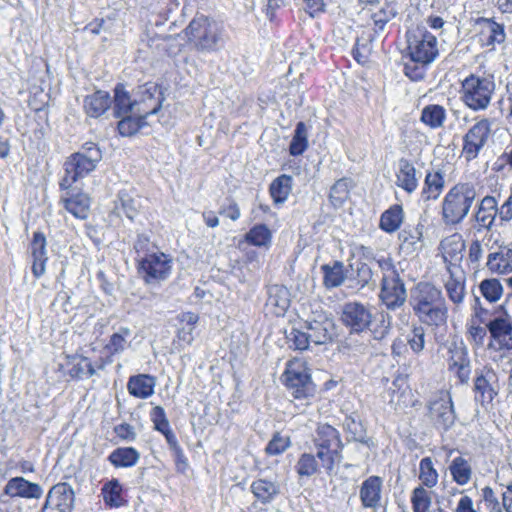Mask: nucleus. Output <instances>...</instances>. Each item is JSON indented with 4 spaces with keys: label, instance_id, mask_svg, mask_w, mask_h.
<instances>
[{
    "label": "nucleus",
    "instance_id": "nucleus-1",
    "mask_svg": "<svg viewBox=\"0 0 512 512\" xmlns=\"http://www.w3.org/2000/svg\"><path fill=\"white\" fill-rule=\"evenodd\" d=\"M410 304L418 320L428 326L440 327L448 319V306L438 287L419 282L411 291Z\"/></svg>",
    "mask_w": 512,
    "mask_h": 512
},
{
    "label": "nucleus",
    "instance_id": "nucleus-2",
    "mask_svg": "<svg viewBox=\"0 0 512 512\" xmlns=\"http://www.w3.org/2000/svg\"><path fill=\"white\" fill-rule=\"evenodd\" d=\"M188 42L198 52H214L223 44L221 25L203 14H197L185 28Z\"/></svg>",
    "mask_w": 512,
    "mask_h": 512
},
{
    "label": "nucleus",
    "instance_id": "nucleus-3",
    "mask_svg": "<svg viewBox=\"0 0 512 512\" xmlns=\"http://www.w3.org/2000/svg\"><path fill=\"white\" fill-rule=\"evenodd\" d=\"M477 190L471 182L454 185L445 195L442 202V220L446 225L460 223L469 213L475 199Z\"/></svg>",
    "mask_w": 512,
    "mask_h": 512
},
{
    "label": "nucleus",
    "instance_id": "nucleus-4",
    "mask_svg": "<svg viewBox=\"0 0 512 512\" xmlns=\"http://www.w3.org/2000/svg\"><path fill=\"white\" fill-rule=\"evenodd\" d=\"M102 159V152L93 142H86L81 149L72 154L64 163V176L61 189H69L80 178L92 172Z\"/></svg>",
    "mask_w": 512,
    "mask_h": 512
},
{
    "label": "nucleus",
    "instance_id": "nucleus-5",
    "mask_svg": "<svg viewBox=\"0 0 512 512\" xmlns=\"http://www.w3.org/2000/svg\"><path fill=\"white\" fill-rule=\"evenodd\" d=\"M496 84L491 75L470 74L460 87V100L472 111L486 110L492 101Z\"/></svg>",
    "mask_w": 512,
    "mask_h": 512
},
{
    "label": "nucleus",
    "instance_id": "nucleus-6",
    "mask_svg": "<svg viewBox=\"0 0 512 512\" xmlns=\"http://www.w3.org/2000/svg\"><path fill=\"white\" fill-rule=\"evenodd\" d=\"M314 445L322 468L331 474L342 459L343 444L339 432L329 424H320L316 430Z\"/></svg>",
    "mask_w": 512,
    "mask_h": 512
},
{
    "label": "nucleus",
    "instance_id": "nucleus-7",
    "mask_svg": "<svg viewBox=\"0 0 512 512\" xmlns=\"http://www.w3.org/2000/svg\"><path fill=\"white\" fill-rule=\"evenodd\" d=\"M284 383L291 395L297 400H309L314 397L315 385L311 379L307 362L301 358L290 360L283 373Z\"/></svg>",
    "mask_w": 512,
    "mask_h": 512
},
{
    "label": "nucleus",
    "instance_id": "nucleus-8",
    "mask_svg": "<svg viewBox=\"0 0 512 512\" xmlns=\"http://www.w3.org/2000/svg\"><path fill=\"white\" fill-rule=\"evenodd\" d=\"M172 269V256L161 251L147 253L138 262V272L147 285H159L167 280Z\"/></svg>",
    "mask_w": 512,
    "mask_h": 512
},
{
    "label": "nucleus",
    "instance_id": "nucleus-9",
    "mask_svg": "<svg viewBox=\"0 0 512 512\" xmlns=\"http://www.w3.org/2000/svg\"><path fill=\"white\" fill-rule=\"evenodd\" d=\"M492 120L476 117L474 124L463 136L461 155L467 162L475 160L492 137Z\"/></svg>",
    "mask_w": 512,
    "mask_h": 512
},
{
    "label": "nucleus",
    "instance_id": "nucleus-10",
    "mask_svg": "<svg viewBox=\"0 0 512 512\" xmlns=\"http://www.w3.org/2000/svg\"><path fill=\"white\" fill-rule=\"evenodd\" d=\"M408 50L413 62L429 65L439 54L437 38L426 29L417 28L408 36Z\"/></svg>",
    "mask_w": 512,
    "mask_h": 512
},
{
    "label": "nucleus",
    "instance_id": "nucleus-11",
    "mask_svg": "<svg viewBox=\"0 0 512 512\" xmlns=\"http://www.w3.org/2000/svg\"><path fill=\"white\" fill-rule=\"evenodd\" d=\"M372 318L370 307L360 302H348L342 308L341 320L351 332H363L370 326Z\"/></svg>",
    "mask_w": 512,
    "mask_h": 512
},
{
    "label": "nucleus",
    "instance_id": "nucleus-12",
    "mask_svg": "<svg viewBox=\"0 0 512 512\" xmlns=\"http://www.w3.org/2000/svg\"><path fill=\"white\" fill-rule=\"evenodd\" d=\"M43 494V489L37 483L30 482L23 477L11 478L4 487L3 494L0 496V512H7V497H21L27 499H39Z\"/></svg>",
    "mask_w": 512,
    "mask_h": 512
},
{
    "label": "nucleus",
    "instance_id": "nucleus-13",
    "mask_svg": "<svg viewBox=\"0 0 512 512\" xmlns=\"http://www.w3.org/2000/svg\"><path fill=\"white\" fill-rule=\"evenodd\" d=\"M448 370L452 372L462 384L468 383L471 374L468 349L463 342H452L448 346Z\"/></svg>",
    "mask_w": 512,
    "mask_h": 512
},
{
    "label": "nucleus",
    "instance_id": "nucleus-14",
    "mask_svg": "<svg viewBox=\"0 0 512 512\" xmlns=\"http://www.w3.org/2000/svg\"><path fill=\"white\" fill-rule=\"evenodd\" d=\"M75 494L65 482L54 485L48 492L41 512H72Z\"/></svg>",
    "mask_w": 512,
    "mask_h": 512
},
{
    "label": "nucleus",
    "instance_id": "nucleus-15",
    "mask_svg": "<svg viewBox=\"0 0 512 512\" xmlns=\"http://www.w3.org/2000/svg\"><path fill=\"white\" fill-rule=\"evenodd\" d=\"M498 376L497 373L488 366L475 371L474 392L476 401L490 403L497 395Z\"/></svg>",
    "mask_w": 512,
    "mask_h": 512
},
{
    "label": "nucleus",
    "instance_id": "nucleus-16",
    "mask_svg": "<svg viewBox=\"0 0 512 512\" xmlns=\"http://www.w3.org/2000/svg\"><path fill=\"white\" fill-rule=\"evenodd\" d=\"M379 298L389 310H395L404 305L407 292L399 275L381 280Z\"/></svg>",
    "mask_w": 512,
    "mask_h": 512
},
{
    "label": "nucleus",
    "instance_id": "nucleus-17",
    "mask_svg": "<svg viewBox=\"0 0 512 512\" xmlns=\"http://www.w3.org/2000/svg\"><path fill=\"white\" fill-rule=\"evenodd\" d=\"M446 268L449 276L444 280V288L448 299L457 309L466 296L465 274L458 265H448Z\"/></svg>",
    "mask_w": 512,
    "mask_h": 512
},
{
    "label": "nucleus",
    "instance_id": "nucleus-18",
    "mask_svg": "<svg viewBox=\"0 0 512 512\" xmlns=\"http://www.w3.org/2000/svg\"><path fill=\"white\" fill-rule=\"evenodd\" d=\"M430 415L435 424L444 430L450 428L455 422V412L451 397L448 394L430 403Z\"/></svg>",
    "mask_w": 512,
    "mask_h": 512
},
{
    "label": "nucleus",
    "instance_id": "nucleus-19",
    "mask_svg": "<svg viewBox=\"0 0 512 512\" xmlns=\"http://www.w3.org/2000/svg\"><path fill=\"white\" fill-rule=\"evenodd\" d=\"M303 326L310 342L315 345L326 344L335 335V323L327 317L320 320L306 321Z\"/></svg>",
    "mask_w": 512,
    "mask_h": 512
},
{
    "label": "nucleus",
    "instance_id": "nucleus-20",
    "mask_svg": "<svg viewBox=\"0 0 512 512\" xmlns=\"http://www.w3.org/2000/svg\"><path fill=\"white\" fill-rule=\"evenodd\" d=\"M160 110V102L155 101L151 109L137 108L136 113L122 115L118 123L119 133L123 136H131L138 132L145 124V118L148 115L156 114Z\"/></svg>",
    "mask_w": 512,
    "mask_h": 512
},
{
    "label": "nucleus",
    "instance_id": "nucleus-21",
    "mask_svg": "<svg viewBox=\"0 0 512 512\" xmlns=\"http://www.w3.org/2000/svg\"><path fill=\"white\" fill-rule=\"evenodd\" d=\"M479 41L483 47L494 50L496 45H501L506 40L504 25L492 19L483 18L479 21Z\"/></svg>",
    "mask_w": 512,
    "mask_h": 512
},
{
    "label": "nucleus",
    "instance_id": "nucleus-22",
    "mask_svg": "<svg viewBox=\"0 0 512 512\" xmlns=\"http://www.w3.org/2000/svg\"><path fill=\"white\" fill-rule=\"evenodd\" d=\"M382 479L370 476L360 486L359 497L364 508L377 509L381 501Z\"/></svg>",
    "mask_w": 512,
    "mask_h": 512
},
{
    "label": "nucleus",
    "instance_id": "nucleus-23",
    "mask_svg": "<svg viewBox=\"0 0 512 512\" xmlns=\"http://www.w3.org/2000/svg\"><path fill=\"white\" fill-rule=\"evenodd\" d=\"M65 191L61 196V201L66 210L79 219H86L89 214L90 198L87 194L78 192L72 193L71 188L62 189Z\"/></svg>",
    "mask_w": 512,
    "mask_h": 512
},
{
    "label": "nucleus",
    "instance_id": "nucleus-24",
    "mask_svg": "<svg viewBox=\"0 0 512 512\" xmlns=\"http://www.w3.org/2000/svg\"><path fill=\"white\" fill-rule=\"evenodd\" d=\"M30 252L32 257V272L36 278L41 277L46 270V262L48 260L46 250V238L42 232H35L30 244Z\"/></svg>",
    "mask_w": 512,
    "mask_h": 512
},
{
    "label": "nucleus",
    "instance_id": "nucleus-25",
    "mask_svg": "<svg viewBox=\"0 0 512 512\" xmlns=\"http://www.w3.org/2000/svg\"><path fill=\"white\" fill-rule=\"evenodd\" d=\"M498 203L495 197L485 196L477 206V210L474 215L475 222L478 225V229L490 230L498 217Z\"/></svg>",
    "mask_w": 512,
    "mask_h": 512
},
{
    "label": "nucleus",
    "instance_id": "nucleus-26",
    "mask_svg": "<svg viewBox=\"0 0 512 512\" xmlns=\"http://www.w3.org/2000/svg\"><path fill=\"white\" fill-rule=\"evenodd\" d=\"M491 337L501 349H512V323L508 318L497 317L487 324Z\"/></svg>",
    "mask_w": 512,
    "mask_h": 512
},
{
    "label": "nucleus",
    "instance_id": "nucleus-27",
    "mask_svg": "<svg viewBox=\"0 0 512 512\" xmlns=\"http://www.w3.org/2000/svg\"><path fill=\"white\" fill-rule=\"evenodd\" d=\"M423 229L424 225L418 223L406 226L399 233L400 247L406 254H412L423 247Z\"/></svg>",
    "mask_w": 512,
    "mask_h": 512
},
{
    "label": "nucleus",
    "instance_id": "nucleus-28",
    "mask_svg": "<svg viewBox=\"0 0 512 512\" xmlns=\"http://www.w3.org/2000/svg\"><path fill=\"white\" fill-rule=\"evenodd\" d=\"M440 249L443 259L448 265H457L463 257L465 243L459 234H453L441 241Z\"/></svg>",
    "mask_w": 512,
    "mask_h": 512
},
{
    "label": "nucleus",
    "instance_id": "nucleus-29",
    "mask_svg": "<svg viewBox=\"0 0 512 512\" xmlns=\"http://www.w3.org/2000/svg\"><path fill=\"white\" fill-rule=\"evenodd\" d=\"M486 265L494 273L507 274L512 272V243L501 247L497 252L490 253Z\"/></svg>",
    "mask_w": 512,
    "mask_h": 512
},
{
    "label": "nucleus",
    "instance_id": "nucleus-30",
    "mask_svg": "<svg viewBox=\"0 0 512 512\" xmlns=\"http://www.w3.org/2000/svg\"><path fill=\"white\" fill-rule=\"evenodd\" d=\"M290 306L288 290L279 285H273L268 290L266 307L275 316H283Z\"/></svg>",
    "mask_w": 512,
    "mask_h": 512
},
{
    "label": "nucleus",
    "instance_id": "nucleus-31",
    "mask_svg": "<svg viewBox=\"0 0 512 512\" xmlns=\"http://www.w3.org/2000/svg\"><path fill=\"white\" fill-rule=\"evenodd\" d=\"M156 386V378L148 374L131 376L127 383L128 392L140 399H146L153 395Z\"/></svg>",
    "mask_w": 512,
    "mask_h": 512
},
{
    "label": "nucleus",
    "instance_id": "nucleus-32",
    "mask_svg": "<svg viewBox=\"0 0 512 512\" xmlns=\"http://www.w3.org/2000/svg\"><path fill=\"white\" fill-rule=\"evenodd\" d=\"M396 184L408 193L414 192L418 187L416 169L407 159L399 160V170L396 174Z\"/></svg>",
    "mask_w": 512,
    "mask_h": 512
},
{
    "label": "nucleus",
    "instance_id": "nucleus-33",
    "mask_svg": "<svg viewBox=\"0 0 512 512\" xmlns=\"http://www.w3.org/2000/svg\"><path fill=\"white\" fill-rule=\"evenodd\" d=\"M321 271L323 273V285L326 289L341 286L347 278L345 266L341 261L324 264L321 266Z\"/></svg>",
    "mask_w": 512,
    "mask_h": 512
},
{
    "label": "nucleus",
    "instance_id": "nucleus-34",
    "mask_svg": "<svg viewBox=\"0 0 512 512\" xmlns=\"http://www.w3.org/2000/svg\"><path fill=\"white\" fill-rule=\"evenodd\" d=\"M111 105V98L108 92L98 90L95 93L86 96L84 100V109L88 116L99 117Z\"/></svg>",
    "mask_w": 512,
    "mask_h": 512
},
{
    "label": "nucleus",
    "instance_id": "nucleus-35",
    "mask_svg": "<svg viewBox=\"0 0 512 512\" xmlns=\"http://www.w3.org/2000/svg\"><path fill=\"white\" fill-rule=\"evenodd\" d=\"M251 492L261 503L266 504L280 493V486L276 481L257 479L251 484Z\"/></svg>",
    "mask_w": 512,
    "mask_h": 512
},
{
    "label": "nucleus",
    "instance_id": "nucleus-36",
    "mask_svg": "<svg viewBox=\"0 0 512 512\" xmlns=\"http://www.w3.org/2000/svg\"><path fill=\"white\" fill-rule=\"evenodd\" d=\"M140 459V453L133 447H120L108 456L109 462L116 468L135 466Z\"/></svg>",
    "mask_w": 512,
    "mask_h": 512
},
{
    "label": "nucleus",
    "instance_id": "nucleus-37",
    "mask_svg": "<svg viewBox=\"0 0 512 512\" xmlns=\"http://www.w3.org/2000/svg\"><path fill=\"white\" fill-rule=\"evenodd\" d=\"M114 113L116 117L132 114L137 112V108H141L138 101H132L129 94L124 90L122 85H117L114 96Z\"/></svg>",
    "mask_w": 512,
    "mask_h": 512
},
{
    "label": "nucleus",
    "instance_id": "nucleus-38",
    "mask_svg": "<svg viewBox=\"0 0 512 512\" xmlns=\"http://www.w3.org/2000/svg\"><path fill=\"white\" fill-rule=\"evenodd\" d=\"M446 117V110L443 106L430 104L422 109L420 120L431 129H438L443 127Z\"/></svg>",
    "mask_w": 512,
    "mask_h": 512
},
{
    "label": "nucleus",
    "instance_id": "nucleus-39",
    "mask_svg": "<svg viewBox=\"0 0 512 512\" xmlns=\"http://www.w3.org/2000/svg\"><path fill=\"white\" fill-rule=\"evenodd\" d=\"M403 218L404 213L402 206L397 204L393 205L382 213L379 227L387 233H393L399 229Z\"/></svg>",
    "mask_w": 512,
    "mask_h": 512
},
{
    "label": "nucleus",
    "instance_id": "nucleus-40",
    "mask_svg": "<svg viewBox=\"0 0 512 512\" xmlns=\"http://www.w3.org/2000/svg\"><path fill=\"white\" fill-rule=\"evenodd\" d=\"M444 177L439 171H432L426 174L422 196L425 200L437 199L444 188Z\"/></svg>",
    "mask_w": 512,
    "mask_h": 512
},
{
    "label": "nucleus",
    "instance_id": "nucleus-41",
    "mask_svg": "<svg viewBox=\"0 0 512 512\" xmlns=\"http://www.w3.org/2000/svg\"><path fill=\"white\" fill-rule=\"evenodd\" d=\"M453 480L459 485L467 484L472 476V468L469 462L462 456L454 458L449 466Z\"/></svg>",
    "mask_w": 512,
    "mask_h": 512
},
{
    "label": "nucleus",
    "instance_id": "nucleus-42",
    "mask_svg": "<svg viewBox=\"0 0 512 512\" xmlns=\"http://www.w3.org/2000/svg\"><path fill=\"white\" fill-rule=\"evenodd\" d=\"M139 201L127 191H120L115 201L114 212L122 211L127 218L133 220L138 214Z\"/></svg>",
    "mask_w": 512,
    "mask_h": 512
},
{
    "label": "nucleus",
    "instance_id": "nucleus-43",
    "mask_svg": "<svg viewBox=\"0 0 512 512\" xmlns=\"http://www.w3.org/2000/svg\"><path fill=\"white\" fill-rule=\"evenodd\" d=\"M291 190L292 177L285 174L277 177L270 185V194L276 203L285 202Z\"/></svg>",
    "mask_w": 512,
    "mask_h": 512
},
{
    "label": "nucleus",
    "instance_id": "nucleus-44",
    "mask_svg": "<svg viewBox=\"0 0 512 512\" xmlns=\"http://www.w3.org/2000/svg\"><path fill=\"white\" fill-rule=\"evenodd\" d=\"M308 147V129L304 122H298L292 137L289 152L292 156H299Z\"/></svg>",
    "mask_w": 512,
    "mask_h": 512
},
{
    "label": "nucleus",
    "instance_id": "nucleus-45",
    "mask_svg": "<svg viewBox=\"0 0 512 512\" xmlns=\"http://www.w3.org/2000/svg\"><path fill=\"white\" fill-rule=\"evenodd\" d=\"M411 504L413 512H430L431 492L421 485L415 487L411 494Z\"/></svg>",
    "mask_w": 512,
    "mask_h": 512
},
{
    "label": "nucleus",
    "instance_id": "nucleus-46",
    "mask_svg": "<svg viewBox=\"0 0 512 512\" xmlns=\"http://www.w3.org/2000/svg\"><path fill=\"white\" fill-rule=\"evenodd\" d=\"M131 330L128 327H120L119 330L110 336L106 349L111 355L120 354L128 347V338Z\"/></svg>",
    "mask_w": 512,
    "mask_h": 512
},
{
    "label": "nucleus",
    "instance_id": "nucleus-47",
    "mask_svg": "<svg viewBox=\"0 0 512 512\" xmlns=\"http://www.w3.org/2000/svg\"><path fill=\"white\" fill-rule=\"evenodd\" d=\"M105 503L111 507H119L123 503L122 486L117 479H112L102 487Z\"/></svg>",
    "mask_w": 512,
    "mask_h": 512
},
{
    "label": "nucleus",
    "instance_id": "nucleus-48",
    "mask_svg": "<svg viewBox=\"0 0 512 512\" xmlns=\"http://www.w3.org/2000/svg\"><path fill=\"white\" fill-rule=\"evenodd\" d=\"M351 181L347 178L339 179L331 187L330 201L334 207H340L349 198Z\"/></svg>",
    "mask_w": 512,
    "mask_h": 512
},
{
    "label": "nucleus",
    "instance_id": "nucleus-49",
    "mask_svg": "<svg viewBox=\"0 0 512 512\" xmlns=\"http://www.w3.org/2000/svg\"><path fill=\"white\" fill-rule=\"evenodd\" d=\"M96 370L88 360L83 356H74L72 358V367L69 370V374L73 378H90L95 375Z\"/></svg>",
    "mask_w": 512,
    "mask_h": 512
},
{
    "label": "nucleus",
    "instance_id": "nucleus-50",
    "mask_svg": "<svg viewBox=\"0 0 512 512\" xmlns=\"http://www.w3.org/2000/svg\"><path fill=\"white\" fill-rule=\"evenodd\" d=\"M419 479L422 482L421 486L427 488H433L438 482V473L433 466V462L430 457H425L420 461L419 464Z\"/></svg>",
    "mask_w": 512,
    "mask_h": 512
},
{
    "label": "nucleus",
    "instance_id": "nucleus-51",
    "mask_svg": "<svg viewBox=\"0 0 512 512\" xmlns=\"http://www.w3.org/2000/svg\"><path fill=\"white\" fill-rule=\"evenodd\" d=\"M321 462L311 453H303L297 461L296 471L300 476H312L319 471Z\"/></svg>",
    "mask_w": 512,
    "mask_h": 512
},
{
    "label": "nucleus",
    "instance_id": "nucleus-52",
    "mask_svg": "<svg viewBox=\"0 0 512 512\" xmlns=\"http://www.w3.org/2000/svg\"><path fill=\"white\" fill-rule=\"evenodd\" d=\"M479 289L482 296L491 303L497 302L503 294V287L497 279L483 280Z\"/></svg>",
    "mask_w": 512,
    "mask_h": 512
},
{
    "label": "nucleus",
    "instance_id": "nucleus-53",
    "mask_svg": "<svg viewBox=\"0 0 512 512\" xmlns=\"http://www.w3.org/2000/svg\"><path fill=\"white\" fill-rule=\"evenodd\" d=\"M288 344L290 348L294 350H306L309 348L310 340L308 335L304 329V326L300 328H292L289 333L286 335Z\"/></svg>",
    "mask_w": 512,
    "mask_h": 512
},
{
    "label": "nucleus",
    "instance_id": "nucleus-54",
    "mask_svg": "<svg viewBox=\"0 0 512 512\" xmlns=\"http://www.w3.org/2000/svg\"><path fill=\"white\" fill-rule=\"evenodd\" d=\"M246 241L255 246H266L271 241V232L266 225H256L246 234Z\"/></svg>",
    "mask_w": 512,
    "mask_h": 512
},
{
    "label": "nucleus",
    "instance_id": "nucleus-55",
    "mask_svg": "<svg viewBox=\"0 0 512 512\" xmlns=\"http://www.w3.org/2000/svg\"><path fill=\"white\" fill-rule=\"evenodd\" d=\"M291 445L290 437L276 432L268 442L265 451L268 455H279L285 452Z\"/></svg>",
    "mask_w": 512,
    "mask_h": 512
},
{
    "label": "nucleus",
    "instance_id": "nucleus-56",
    "mask_svg": "<svg viewBox=\"0 0 512 512\" xmlns=\"http://www.w3.org/2000/svg\"><path fill=\"white\" fill-rule=\"evenodd\" d=\"M141 94L142 98L138 102L141 108L151 109L157 100L161 103L159 89L154 84L141 87Z\"/></svg>",
    "mask_w": 512,
    "mask_h": 512
},
{
    "label": "nucleus",
    "instance_id": "nucleus-57",
    "mask_svg": "<svg viewBox=\"0 0 512 512\" xmlns=\"http://www.w3.org/2000/svg\"><path fill=\"white\" fill-rule=\"evenodd\" d=\"M407 342L415 353H420L425 346V330L422 326H414L407 337Z\"/></svg>",
    "mask_w": 512,
    "mask_h": 512
},
{
    "label": "nucleus",
    "instance_id": "nucleus-58",
    "mask_svg": "<svg viewBox=\"0 0 512 512\" xmlns=\"http://www.w3.org/2000/svg\"><path fill=\"white\" fill-rule=\"evenodd\" d=\"M150 419L154 424V428L159 432L167 430V428L170 427L165 410L161 406H155L152 409Z\"/></svg>",
    "mask_w": 512,
    "mask_h": 512
},
{
    "label": "nucleus",
    "instance_id": "nucleus-59",
    "mask_svg": "<svg viewBox=\"0 0 512 512\" xmlns=\"http://www.w3.org/2000/svg\"><path fill=\"white\" fill-rule=\"evenodd\" d=\"M426 66L413 62L410 58V61L404 64V73L411 80L418 81L424 78Z\"/></svg>",
    "mask_w": 512,
    "mask_h": 512
},
{
    "label": "nucleus",
    "instance_id": "nucleus-60",
    "mask_svg": "<svg viewBox=\"0 0 512 512\" xmlns=\"http://www.w3.org/2000/svg\"><path fill=\"white\" fill-rule=\"evenodd\" d=\"M372 269L366 263H358L356 269V280L360 288L365 287L372 280Z\"/></svg>",
    "mask_w": 512,
    "mask_h": 512
},
{
    "label": "nucleus",
    "instance_id": "nucleus-61",
    "mask_svg": "<svg viewBox=\"0 0 512 512\" xmlns=\"http://www.w3.org/2000/svg\"><path fill=\"white\" fill-rule=\"evenodd\" d=\"M227 202V204L221 205L219 214L231 219L232 221L238 220L241 216L238 204L233 199H227Z\"/></svg>",
    "mask_w": 512,
    "mask_h": 512
},
{
    "label": "nucleus",
    "instance_id": "nucleus-62",
    "mask_svg": "<svg viewBox=\"0 0 512 512\" xmlns=\"http://www.w3.org/2000/svg\"><path fill=\"white\" fill-rule=\"evenodd\" d=\"M376 262L382 271V279L392 278L399 275L390 257H380Z\"/></svg>",
    "mask_w": 512,
    "mask_h": 512
},
{
    "label": "nucleus",
    "instance_id": "nucleus-63",
    "mask_svg": "<svg viewBox=\"0 0 512 512\" xmlns=\"http://www.w3.org/2000/svg\"><path fill=\"white\" fill-rule=\"evenodd\" d=\"M114 432L119 438L128 442H132L136 439L135 430L133 426L128 423L116 425L114 427Z\"/></svg>",
    "mask_w": 512,
    "mask_h": 512
},
{
    "label": "nucleus",
    "instance_id": "nucleus-64",
    "mask_svg": "<svg viewBox=\"0 0 512 512\" xmlns=\"http://www.w3.org/2000/svg\"><path fill=\"white\" fill-rule=\"evenodd\" d=\"M356 342L355 337L351 335L345 340L342 347L344 350L347 349L348 351H352L354 354H365L368 351V346L363 343L357 345Z\"/></svg>",
    "mask_w": 512,
    "mask_h": 512
}]
</instances>
